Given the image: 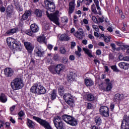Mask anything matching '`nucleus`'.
Listing matches in <instances>:
<instances>
[{
    "mask_svg": "<svg viewBox=\"0 0 129 129\" xmlns=\"http://www.w3.org/2000/svg\"><path fill=\"white\" fill-rule=\"evenodd\" d=\"M44 5L45 8L46 10H47L46 16L47 18L51 21V22H53L54 24H55L56 26L60 27V22H59V19L58 16H56L53 14H49L48 11L53 13V12H55V9H56V5H55V3H54V0H44Z\"/></svg>",
    "mask_w": 129,
    "mask_h": 129,
    "instance_id": "1",
    "label": "nucleus"
},
{
    "mask_svg": "<svg viewBox=\"0 0 129 129\" xmlns=\"http://www.w3.org/2000/svg\"><path fill=\"white\" fill-rule=\"evenodd\" d=\"M7 42L9 47H10L11 49H16V50L19 52L22 51L23 46L21 45V42L17 41L16 39L11 37L7 38Z\"/></svg>",
    "mask_w": 129,
    "mask_h": 129,
    "instance_id": "2",
    "label": "nucleus"
},
{
    "mask_svg": "<svg viewBox=\"0 0 129 129\" xmlns=\"http://www.w3.org/2000/svg\"><path fill=\"white\" fill-rule=\"evenodd\" d=\"M30 91L35 94H45L46 89L40 84H34L30 89Z\"/></svg>",
    "mask_w": 129,
    "mask_h": 129,
    "instance_id": "3",
    "label": "nucleus"
},
{
    "mask_svg": "<svg viewBox=\"0 0 129 129\" xmlns=\"http://www.w3.org/2000/svg\"><path fill=\"white\" fill-rule=\"evenodd\" d=\"M99 88L104 91H110L112 89V83L110 82L109 79H106L105 82H102L100 84Z\"/></svg>",
    "mask_w": 129,
    "mask_h": 129,
    "instance_id": "4",
    "label": "nucleus"
},
{
    "mask_svg": "<svg viewBox=\"0 0 129 129\" xmlns=\"http://www.w3.org/2000/svg\"><path fill=\"white\" fill-rule=\"evenodd\" d=\"M24 87V83L23 80L21 79H15L11 82V87L14 90H18L23 88Z\"/></svg>",
    "mask_w": 129,
    "mask_h": 129,
    "instance_id": "5",
    "label": "nucleus"
},
{
    "mask_svg": "<svg viewBox=\"0 0 129 129\" xmlns=\"http://www.w3.org/2000/svg\"><path fill=\"white\" fill-rule=\"evenodd\" d=\"M62 118L64 121L72 125L73 126H75L77 125V121L75 118H73L70 115H63L62 116Z\"/></svg>",
    "mask_w": 129,
    "mask_h": 129,
    "instance_id": "6",
    "label": "nucleus"
},
{
    "mask_svg": "<svg viewBox=\"0 0 129 129\" xmlns=\"http://www.w3.org/2000/svg\"><path fill=\"white\" fill-rule=\"evenodd\" d=\"M74 97L73 95L70 93H66L63 95V99L66 102L70 105V106H73L74 105Z\"/></svg>",
    "mask_w": 129,
    "mask_h": 129,
    "instance_id": "7",
    "label": "nucleus"
},
{
    "mask_svg": "<svg viewBox=\"0 0 129 129\" xmlns=\"http://www.w3.org/2000/svg\"><path fill=\"white\" fill-rule=\"evenodd\" d=\"M99 111L100 114L105 117L109 116V110L106 106H102L100 107Z\"/></svg>",
    "mask_w": 129,
    "mask_h": 129,
    "instance_id": "8",
    "label": "nucleus"
},
{
    "mask_svg": "<svg viewBox=\"0 0 129 129\" xmlns=\"http://www.w3.org/2000/svg\"><path fill=\"white\" fill-rule=\"evenodd\" d=\"M32 13H33V12L31 10H26L24 13L22 15V18L20 19V23L23 24L24 21H26L29 18V17L32 16Z\"/></svg>",
    "mask_w": 129,
    "mask_h": 129,
    "instance_id": "9",
    "label": "nucleus"
},
{
    "mask_svg": "<svg viewBox=\"0 0 129 129\" xmlns=\"http://www.w3.org/2000/svg\"><path fill=\"white\" fill-rule=\"evenodd\" d=\"M13 14H14V6L12 4H10L6 8L5 15H6L7 18H12Z\"/></svg>",
    "mask_w": 129,
    "mask_h": 129,
    "instance_id": "10",
    "label": "nucleus"
},
{
    "mask_svg": "<svg viewBox=\"0 0 129 129\" xmlns=\"http://www.w3.org/2000/svg\"><path fill=\"white\" fill-rule=\"evenodd\" d=\"M94 36L95 37L99 38L100 39L104 38V41L106 43H109V42H110V38H111L110 36H104V34H101L100 33H94Z\"/></svg>",
    "mask_w": 129,
    "mask_h": 129,
    "instance_id": "11",
    "label": "nucleus"
},
{
    "mask_svg": "<svg viewBox=\"0 0 129 129\" xmlns=\"http://www.w3.org/2000/svg\"><path fill=\"white\" fill-rule=\"evenodd\" d=\"M47 36H48V33H44L37 37V41H38L39 43H45V44H47V42H46V37H47Z\"/></svg>",
    "mask_w": 129,
    "mask_h": 129,
    "instance_id": "12",
    "label": "nucleus"
},
{
    "mask_svg": "<svg viewBox=\"0 0 129 129\" xmlns=\"http://www.w3.org/2000/svg\"><path fill=\"white\" fill-rule=\"evenodd\" d=\"M5 75L6 77H12L14 74V70L10 68H7L4 70Z\"/></svg>",
    "mask_w": 129,
    "mask_h": 129,
    "instance_id": "13",
    "label": "nucleus"
},
{
    "mask_svg": "<svg viewBox=\"0 0 129 129\" xmlns=\"http://www.w3.org/2000/svg\"><path fill=\"white\" fill-rule=\"evenodd\" d=\"M74 10H75V0H72L69 3V14H73Z\"/></svg>",
    "mask_w": 129,
    "mask_h": 129,
    "instance_id": "14",
    "label": "nucleus"
},
{
    "mask_svg": "<svg viewBox=\"0 0 129 129\" xmlns=\"http://www.w3.org/2000/svg\"><path fill=\"white\" fill-rule=\"evenodd\" d=\"M64 69H65V66L62 64H58L55 68V71L57 74H60V73L62 72Z\"/></svg>",
    "mask_w": 129,
    "mask_h": 129,
    "instance_id": "15",
    "label": "nucleus"
},
{
    "mask_svg": "<svg viewBox=\"0 0 129 129\" xmlns=\"http://www.w3.org/2000/svg\"><path fill=\"white\" fill-rule=\"evenodd\" d=\"M118 65L121 69H123L124 70H127L129 69V64L126 62H121Z\"/></svg>",
    "mask_w": 129,
    "mask_h": 129,
    "instance_id": "16",
    "label": "nucleus"
},
{
    "mask_svg": "<svg viewBox=\"0 0 129 129\" xmlns=\"http://www.w3.org/2000/svg\"><path fill=\"white\" fill-rule=\"evenodd\" d=\"M24 44L25 48L28 51H33L34 49V46L32 43L28 42H25Z\"/></svg>",
    "mask_w": 129,
    "mask_h": 129,
    "instance_id": "17",
    "label": "nucleus"
},
{
    "mask_svg": "<svg viewBox=\"0 0 129 129\" xmlns=\"http://www.w3.org/2000/svg\"><path fill=\"white\" fill-rule=\"evenodd\" d=\"M124 97H123V94H116L115 95L114 97V101H116V102H119L122 99H123Z\"/></svg>",
    "mask_w": 129,
    "mask_h": 129,
    "instance_id": "18",
    "label": "nucleus"
},
{
    "mask_svg": "<svg viewBox=\"0 0 129 129\" xmlns=\"http://www.w3.org/2000/svg\"><path fill=\"white\" fill-rule=\"evenodd\" d=\"M59 40L60 41H69L70 37L67 34L63 33L60 36Z\"/></svg>",
    "mask_w": 129,
    "mask_h": 129,
    "instance_id": "19",
    "label": "nucleus"
},
{
    "mask_svg": "<svg viewBox=\"0 0 129 129\" xmlns=\"http://www.w3.org/2000/svg\"><path fill=\"white\" fill-rule=\"evenodd\" d=\"M30 29L32 33H37L39 32V27H38V25H35L34 24L31 25Z\"/></svg>",
    "mask_w": 129,
    "mask_h": 129,
    "instance_id": "20",
    "label": "nucleus"
},
{
    "mask_svg": "<svg viewBox=\"0 0 129 129\" xmlns=\"http://www.w3.org/2000/svg\"><path fill=\"white\" fill-rule=\"evenodd\" d=\"M34 14L38 18H42V16H43V11L39 9H37L34 11Z\"/></svg>",
    "mask_w": 129,
    "mask_h": 129,
    "instance_id": "21",
    "label": "nucleus"
},
{
    "mask_svg": "<svg viewBox=\"0 0 129 129\" xmlns=\"http://www.w3.org/2000/svg\"><path fill=\"white\" fill-rule=\"evenodd\" d=\"M0 101L3 102V103H6L8 101V98L5 94L2 93L0 94Z\"/></svg>",
    "mask_w": 129,
    "mask_h": 129,
    "instance_id": "22",
    "label": "nucleus"
},
{
    "mask_svg": "<svg viewBox=\"0 0 129 129\" xmlns=\"http://www.w3.org/2000/svg\"><path fill=\"white\" fill-rule=\"evenodd\" d=\"M61 117L59 116H56L54 117L53 119V122L54 123V125L55 126L56 124H58V123H60V122H62V121L61 120Z\"/></svg>",
    "mask_w": 129,
    "mask_h": 129,
    "instance_id": "23",
    "label": "nucleus"
},
{
    "mask_svg": "<svg viewBox=\"0 0 129 129\" xmlns=\"http://www.w3.org/2000/svg\"><path fill=\"white\" fill-rule=\"evenodd\" d=\"M83 50L85 51V53H86L89 57H90V58H92V57H93V55H92V51L91 50L85 47L83 48Z\"/></svg>",
    "mask_w": 129,
    "mask_h": 129,
    "instance_id": "24",
    "label": "nucleus"
},
{
    "mask_svg": "<svg viewBox=\"0 0 129 129\" xmlns=\"http://www.w3.org/2000/svg\"><path fill=\"white\" fill-rule=\"evenodd\" d=\"M85 82L86 86H92L94 84L92 80L91 79H86L85 80Z\"/></svg>",
    "mask_w": 129,
    "mask_h": 129,
    "instance_id": "25",
    "label": "nucleus"
},
{
    "mask_svg": "<svg viewBox=\"0 0 129 129\" xmlns=\"http://www.w3.org/2000/svg\"><path fill=\"white\" fill-rule=\"evenodd\" d=\"M27 125L29 127H31V128H35V123L30 120V119H27Z\"/></svg>",
    "mask_w": 129,
    "mask_h": 129,
    "instance_id": "26",
    "label": "nucleus"
},
{
    "mask_svg": "<svg viewBox=\"0 0 129 129\" xmlns=\"http://www.w3.org/2000/svg\"><path fill=\"white\" fill-rule=\"evenodd\" d=\"M58 90L59 95L62 96V95L64 94V92L65 91V89H64V87L63 86H59L58 87Z\"/></svg>",
    "mask_w": 129,
    "mask_h": 129,
    "instance_id": "27",
    "label": "nucleus"
},
{
    "mask_svg": "<svg viewBox=\"0 0 129 129\" xmlns=\"http://www.w3.org/2000/svg\"><path fill=\"white\" fill-rule=\"evenodd\" d=\"M50 97H51L52 100L56 99L57 97V91L56 90H53L50 93Z\"/></svg>",
    "mask_w": 129,
    "mask_h": 129,
    "instance_id": "28",
    "label": "nucleus"
},
{
    "mask_svg": "<svg viewBox=\"0 0 129 129\" xmlns=\"http://www.w3.org/2000/svg\"><path fill=\"white\" fill-rule=\"evenodd\" d=\"M95 122L96 123L97 125H100L101 123H102V121L101 120V118L99 116H96L95 118Z\"/></svg>",
    "mask_w": 129,
    "mask_h": 129,
    "instance_id": "29",
    "label": "nucleus"
},
{
    "mask_svg": "<svg viewBox=\"0 0 129 129\" xmlns=\"http://www.w3.org/2000/svg\"><path fill=\"white\" fill-rule=\"evenodd\" d=\"M86 98L89 101H92V100H94V96L91 94H87L86 95Z\"/></svg>",
    "mask_w": 129,
    "mask_h": 129,
    "instance_id": "30",
    "label": "nucleus"
},
{
    "mask_svg": "<svg viewBox=\"0 0 129 129\" xmlns=\"http://www.w3.org/2000/svg\"><path fill=\"white\" fill-rule=\"evenodd\" d=\"M91 10L92 13H93V14H94V15H97V14H98V13H97V11L96 10V8L95 7V5L93 4L91 5Z\"/></svg>",
    "mask_w": 129,
    "mask_h": 129,
    "instance_id": "31",
    "label": "nucleus"
},
{
    "mask_svg": "<svg viewBox=\"0 0 129 129\" xmlns=\"http://www.w3.org/2000/svg\"><path fill=\"white\" fill-rule=\"evenodd\" d=\"M74 35L79 39H82L83 37L84 36L83 33H74Z\"/></svg>",
    "mask_w": 129,
    "mask_h": 129,
    "instance_id": "32",
    "label": "nucleus"
},
{
    "mask_svg": "<svg viewBox=\"0 0 129 129\" xmlns=\"http://www.w3.org/2000/svg\"><path fill=\"white\" fill-rule=\"evenodd\" d=\"M38 51L36 52L37 56L38 57H42V56L44 55V51H42L41 48H38Z\"/></svg>",
    "mask_w": 129,
    "mask_h": 129,
    "instance_id": "33",
    "label": "nucleus"
},
{
    "mask_svg": "<svg viewBox=\"0 0 129 129\" xmlns=\"http://www.w3.org/2000/svg\"><path fill=\"white\" fill-rule=\"evenodd\" d=\"M75 79L73 74H71L68 76V80L69 82H72V81H74Z\"/></svg>",
    "mask_w": 129,
    "mask_h": 129,
    "instance_id": "34",
    "label": "nucleus"
},
{
    "mask_svg": "<svg viewBox=\"0 0 129 129\" xmlns=\"http://www.w3.org/2000/svg\"><path fill=\"white\" fill-rule=\"evenodd\" d=\"M17 32H19L20 33H25V31H24V28H23L22 25H19L17 27H16Z\"/></svg>",
    "mask_w": 129,
    "mask_h": 129,
    "instance_id": "35",
    "label": "nucleus"
},
{
    "mask_svg": "<svg viewBox=\"0 0 129 129\" xmlns=\"http://www.w3.org/2000/svg\"><path fill=\"white\" fill-rule=\"evenodd\" d=\"M55 126L57 129L64 128V125H63V123L62 122H60V123H58V124H56Z\"/></svg>",
    "mask_w": 129,
    "mask_h": 129,
    "instance_id": "36",
    "label": "nucleus"
},
{
    "mask_svg": "<svg viewBox=\"0 0 129 129\" xmlns=\"http://www.w3.org/2000/svg\"><path fill=\"white\" fill-rule=\"evenodd\" d=\"M17 32L18 31L17 30V27H16L15 28L10 29L9 30L7 31L6 33H17Z\"/></svg>",
    "mask_w": 129,
    "mask_h": 129,
    "instance_id": "37",
    "label": "nucleus"
},
{
    "mask_svg": "<svg viewBox=\"0 0 129 129\" xmlns=\"http://www.w3.org/2000/svg\"><path fill=\"white\" fill-rule=\"evenodd\" d=\"M59 51L61 54H65L66 53V49L64 47H61Z\"/></svg>",
    "mask_w": 129,
    "mask_h": 129,
    "instance_id": "38",
    "label": "nucleus"
},
{
    "mask_svg": "<svg viewBox=\"0 0 129 129\" xmlns=\"http://www.w3.org/2000/svg\"><path fill=\"white\" fill-rule=\"evenodd\" d=\"M110 46L112 47V49L113 51H119V48H116L115 45L114 43H111Z\"/></svg>",
    "mask_w": 129,
    "mask_h": 129,
    "instance_id": "39",
    "label": "nucleus"
},
{
    "mask_svg": "<svg viewBox=\"0 0 129 129\" xmlns=\"http://www.w3.org/2000/svg\"><path fill=\"white\" fill-rule=\"evenodd\" d=\"M111 68L112 70H113V71L115 72H118V70L117 69L116 66H112Z\"/></svg>",
    "mask_w": 129,
    "mask_h": 129,
    "instance_id": "40",
    "label": "nucleus"
},
{
    "mask_svg": "<svg viewBox=\"0 0 129 129\" xmlns=\"http://www.w3.org/2000/svg\"><path fill=\"white\" fill-rule=\"evenodd\" d=\"M98 21L99 23H103L104 22V16H102L101 17H99Z\"/></svg>",
    "mask_w": 129,
    "mask_h": 129,
    "instance_id": "41",
    "label": "nucleus"
},
{
    "mask_svg": "<svg viewBox=\"0 0 129 129\" xmlns=\"http://www.w3.org/2000/svg\"><path fill=\"white\" fill-rule=\"evenodd\" d=\"M49 30V25L46 24L43 27V31H44V32H46V31Z\"/></svg>",
    "mask_w": 129,
    "mask_h": 129,
    "instance_id": "42",
    "label": "nucleus"
},
{
    "mask_svg": "<svg viewBox=\"0 0 129 129\" xmlns=\"http://www.w3.org/2000/svg\"><path fill=\"white\" fill-rule=\"evenodd\" d=\"M13 2H14V6L16 7V10H18V9H19V6H20L19 2H16V1L15 0H14Z\"/></svg>",
    "mask_w": 129,
    "mask_h": 129,
    "instance_id": "43",
    "label": "nucleus"
},
{
    "mask_svg": "<svg viewBox=\"0 0 129 129\" xmlns=\"http://www.w3.org/2000/svg\"><path fill=\"white\" fill-rule=\"evenodd\" d=\"M75 46H76V43L74 41H72L71 43V49H74V47H75Z\"/></svg>",
    "mask_w": 129,
    "mask_h": 129,
    "instance_id": "44",
    "label": "nucleus"
},
{
    "mask_svg": "<svg viewBox=\"0 0 129 129\" xmlns=\"http://www.w3.org/2000/svg\"><path fill=\"white\" fill-rule=\"evenodd\" d=\"M18 115L20 116V117H22L25 115V112H24L23 110H21L18 113Z\"/></svg>",
    "mask_w": 129,
    "mask_h": 129,
    "instance_id": "45",
    "label": "nucleus"
},
{
    "mask_svg": "<svg viewBox=\"0 0 129 129\" xmlns=\"http://www.w3.org/2000/svg\"><path fill=\"white\" fill-rule=\"evenodd\" d=\"M0 12L1 13H5L6 12V8L4 6H1Z\"/></svg>",
    "mask_w": 129,
    "mask_h": 129,
    "instance_id": "46",
    "label": "nucleus"
},
{
    "mask_svg": "<svg viewBox=\"0 0 129 129\" xmlns=\"http://www.w3.org/2000/svg\"><path fill=\"white\" fill-rule=\"evenodd\" d=\"M92 20L94 22V23H97L98 22V21L97 20V18H96V17H95V16H92Z\"/></svg>",
    "mask_w": 129,
    "mask_h": 129,
    "instance_id": "47",
    "label": "nucleus"
},
{
    "mask_svg": "<svg viewBox=\"0 0 129 129\" xmlns=\"http://www.w3.org/2000/svg\"><path fill=\"white\" fill-rule=\"evenodd\" d=\"M87 107L88 109H92L93 107L92 106V104H91V103H88L87 104Z\"/></svg>",
    "mask_w": 129,
    "mask_h": 129,
    "instance_id": "48",
    "label": "nucleus"
},
{
    "mask_svg": "<svg viewBox=\"0 0 129 129\" xmlns=\"http://www.w3.org/2000/svg\"><path fill=\"white\" fill-rule=\"evenodd\" d=\"M62 62L64 64H66L68 62V58L67 57H63Z\"/></svg>",
    "mask_w": 129,
    "mask_h": 129,
    "instance_id": "49",
    "label": "nucleus"
},
{
    "mask_svg": "<svg viewBox=\"0 0 129 129\" xmlns=\"http://www.w3.org/2000/svg\"><path fill=\"white\" fill-rule=\"evenodd\" d=\"M15 108H16V105H13L12 107H11L10 108L11 112H13V111L15 110Z\"/></svg>",
    "mask_w": 129,
    "mask_h": 129,
    "instance_id": "50",
    "label": "nucleus"
},
{
    "mask_svg": "<svg viewBox=\"0 0 129 129\" xmlns=\"http://www.w3.org/2000/svg\"><path fill=\"white\" fill-rule=\"evenodd\" d=\"M123 47H124V48H126V49H127L126 53L129 54V46L126 45H123Z\"/></svg>",
    "mask_w": 129,
    "mask_h": 129,
    "instance_id": "51",
    "label": "nucleus"
},
{
    "mask_svg": "<svg viewBox=\"0 0 129 129\" xmlns=\"http://www.w3.org/2000/svg\"><path fill=\"white\" fill-rule=\"evenodd\" d=\"M75 54L77 56H79V57H80V56H81V52L80 51H75Z\"/></svg>",
    "mask_w": 129,
    "mask_h": 129,
    "instance_id": "52",
    "label": "nucleus"
},
{
    "mask_svg": "<svg viewBox=\"0 0 129 129\" xmlns=\"http://www.w3.org/2000/svg\"><path fill=\"white\" fill-rule=\"evenodd\" d=\"M70 60H71V61H73V60L75 59V57L73 55H71L70 56Z\"/></svg>",
    "mask_w": 129,
    "mask_h": 129,
    "instance_id": "53",
    "label": "nucleus"
},
{
    "mask_svg": "<svg viewBox=\"0 0 129 129\" xmlns=\"http://www.w3.org/2000/svg\"><path fill=\"white\" fill-rule=\"evenodd\" d=\"M10 126H11V124L9 122H7L6 123V127L7 128H10Z\"/></svg>",
    "mask_w": 129,
    "mask_h": 129,
    "instance_id": "54",
    "label": "nucleus"
},
{
    "mask_svg": "<svg viewBox=\"0 0 129 129\" xmlns=\"http://www.w3.org/2000/svg\"><path fill=\"white\" fill-rule=\"evenodd\" d=\"M26 35L30 36V37H35V34L33 33H27Z\"/></svg>",
    "mask_w": 129,
    "mask_h": 129,
    "instance_id": "55",
    "label": "nucleus"
},
{
    "mask_svg": "<svg viewBox=\"0 0 129 129\" xmlns=\"http://www.w3.org/2000/svg\"><path fill=\"white\" fill-rule=\"evenodd\" d=\"M62 21H64V23H68V18L64 17L62 18Z\"/></svg>",
    "mask_w": 129,
    "mask_h": 129,
    "instance_id": "56",
    "label": "nucleus"
},
{
    "mask_svg": "<svg viewBox=\"0 0 129 129\" xmlns=\"http://www.w3.org/2000/svg\"><path fill=\"white\" fill-rule=\"evenodd\" d=\"M52 15L55 16L56 17H58V15H59V11H55V12L52 13Z\"/></svg>",
    "mask_w": 129,
    "mask_h": 129,
    "instance_id": "57",
    "label": "nucleus"
},
{
    "mask_svg": "<svg viewBox=\"0 0 129 129\" xmlns=\"http://www.w3.org/2000/svg\"><path fill=\"white\" fill-rule=\"evenodd\" d=\"M17 10H18V12H23V11H24L23 8L22 7H21L20 5L19 6V7H18Z\"/></svg>",
    "mask_w": 129,
    "mask_h": 129,
    "instance_id": "58",
    "label": "nucleus"
},
{
    "mask_svg": "<svg viewBox=\"0 0 129 129\" xmlns=\"http://www.w3.org/2000/svg\"><path fill=\"white\" fill-rule=\"evenodd\" d=\"M53 59L54 60H58V59H59V55H58V54H56L54 55L53 57Z\"/></svg>",
    "mask_w": 129,
    "mask_h": 129,
    "instance_id": "59",
    "label": "nucleus"
},
{
    "mask_svg": "<svg viewBox=\"0 0 129 129\" xmlns=\"http://www.w3.org/2000/svg\"><path fill=\"white\" fill-rule=\"evenodd\" d=\"M47 48L49 49V50H52V49H53V45L51 44H48Z\"/></svg>",
    "mask_w": 129,
    "mask_h": 129,
    "instance_id": "60",
    "label": "nucleus"
},
{
    "mask_svg": "<svg viewBox=\"0 0 129 129\" xmlns=\"http://www.w3.org/2000/svg\"><path fill=\"white\" fill-rule=\"evenodd\" d=\"M83 22H84V23L85 24V25H88V20H87V19H84L83 20Z\"/></svg>",
    "mask_w": 129,
    "mask_h": 129,
    "instance_id": "61",
    "label": "nucleus"
},
{
    "mask_svg": "<svg viewBox=\"0 0 129 129\" xmlns=\"http://www.w3.org/2000/svg\"><path fill=\"white\" fill-rule=\"evenodd\" d=\"M96 53L97 55H101V50L98 49L96 51Z\"/></svg>",
    "mask_w": 129,
    "mask_h": 129,
    "instance_id": "62",
    "label": "nucleus"
},
{
    "mask_svg": "<svg viewBox=\"0 0 129 129\" xmlns=\"http://www.w3.org/2000/svg\"><path fill=\"white\" fill-rule=\"evenodd\" d=\"M98 46H100L102 47H104V43L103 42H99L98 44Z\"/></svg>",
    "mask_w": 129,
    "mask_h": 129,
    "instance_id": "63",
    "label": "nucleus"
},
{
    "mask_svg": "<svg viewBox=\"0 0 129 129\" xmlns=\"http://www.w3.org/2000/svg\"><path fill=\"white\" fill-rule=\"evenodd\" d=\"M124 61H129V56H125L123 57Z\"/></svg>",
    "mask_w": 129,
    "mask_h": 129,
    "instance_id": "64",
    "label": "nucleus"
}]
</instances>
